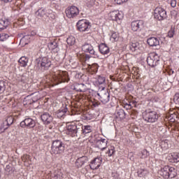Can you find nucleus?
Segmentation results:
<instances>
[{
  "label": "nucleus",
  "mask_w": 179,
  "mask_h": 179,
  "mask_svg": "<svg viewBox=\"0 0 179 179\" xmlns=\"http://www.w3.org/2000/svg\"><path fill=\"white\" fill-rule=\"evenodd\" d=\"M99 50L101 54L103 55H106L110 52V48H108V46H107V45L105 43L100 44L99 46Z\"/></svg>",
  "instance_id": "20"
},
{
  "label": "nucleus",
  "mask_w": 179,
  "mask_h": 179,
  "mask_svg": "<svg viewBox=\"0 0 179 179\" xmlns=\"http://www.w3.org/2000/svg\"><path fill=\"white\" fill-rule=\"evenodd\" d=\"M175 33H176V31L174 30V29L171 28V30H169L168 32V37H169L170 38L174 37Z\"/></svg>",
  "instance_id": "46"
},
{
  "label": "nucleus",
  "mask_w": 179,
  "mask_h": 179,
  "mask_svg": "<svg viewBox=\"0 0 179 179\" xmlns=\"http://www.w3.org/2000/svg\"><path fill=\"white\" fill-rule=\"evenodd\" d=\"M85 69H88L90 72H94V73H96L99 69V65H97V64H92V65L87 64V67L85 68Z\"/></svg>",
  "instance_id": "25"
},
{
  "label": "nucleus",
  "mask_w": 179,
  "mask_h": 179,
  "mask_svg": "<svg viewBox=\"0 0 179 179\" xmlns=\"http://www.w3.org/2000/svg\"><path fill=\"white\" fill-rule=\"evenodd\" d=\"M20 66H27V64L29 62V59L24 56L22 57L18 61Z\"/></svg>",
  "instance_id": "28"
},
{
  "label": "nucleus",
  "mask_w": 179,
  "mask_h": 179,
  "mask_svg": "<svg viewBox=\"0 0 179 179\" xmlns=\"http://www.w3.org/2000/svg\"><path fill=\"white\" fill-rule=\"evenodd\" d=\"M87 3L88 8H92V6H94V3H96V0H88Z\"/></svg>",
  "instance_id": "49"
},
{
  "label": "nucleus",
  "mask_w": 179,
  "mask_h": 179,
  "mask_svg": "<svg viewBox=\"0 0 179 179\" xmlns=\"http://www.w3.org/2000/svg\"><path fill=\"white\" fill-rule=\"evenodd\" d=\"M168 74L169 75V76H171V75H174V71L173 70V69H168Z\"/></svg>",
  "instance_id": "55"
},
{
  "label": "nucleus",
  "mask_w": 179,
  "mask_h": 179,
  "mask_svg": "<svg viewBox=\"0 0 179 179\" xmlns=\"http://www.w3.org/2000/svg\"><path fill=\"white\" fill-rule=\"evenodd\" d=\"M90 22L86 21L85 20H79L77 22V29L78 31H89L90 30Z\"/></svg>",
  "instance_id": "7"
},
{
  "label": "nucleus",
  "mask_w": 179,
  "mask_h": 179,
  "mask_svg": "<svg viewBox=\"0 0 179 179\" xmlns=\"http://www.w3.org/2000/svg\"><path fill=\"white\" fill-rule=\"evenodd\" d=\"M147 43L150 47H159L160 45V39L156 37H150L147 40Z\"/></svg>",
  "instance_id": "17"
},
{
  "label": "nucleus",
  "mask_w": 179,
  "mask_h": 179,
  "mask_svg": "<svg viewBox=\"0 0 179 179\" xmlns=\"http://www.w3.org/2000/svg\"><path fill=\"white\" fill-rule=\"evenodd\" d=\"M132 31H141L143 27V21L136 20L133 21L131 24Z\"/></svg>",
  "instance_id": "13"
},
{
  "label": "nucleus",
  "mask_w": 179,
  "mask_h": 179,
  "mask_svg": "<svg viewBox=\"0 0 179 179\" xmlns=\"http://www.w3.org/2000/svg\"><path fill=\"white\" fill-rule=\"evenodd\" d=\"M115 3H117V5H121L122 4V1L121 0H115Z\"/></svg>",
  "instance_id": "56"
},
{
  "label": "nucleus",
  "mask_w": 179,
  "mask_h": 179,
  "mask_svg": "<svg viewBox=\"0 0 179 179\" xmlns=\"http://www.w3.org/2000/svg\"><path fill=\"white\" fill-rule=\"evenodd\" d=\"M20 127L21 128H34L36 127V121L30 117L26 118L20 122Z\"/></svg>",
  "instance_id": "11"
},
{
  "label": "nucleus",
  "mask_w": 179,
  "mask_h": 179,
  "mask_svg": "<svg viewBox=\"0 0 179 179\" xmlns=\"http://www.w3.org/2000/svg\"><path fill=\"white\" fill-rule=\"evenodd\" d=\"M41 120L45 125H50L54 118L48 113H44L41 115Z\"/></svg>",
  "instance_id": "14"
},
{
  "label": "nucleus",
  "mask_w": 179,
  "mask_h": 179,
  "mask_svg": "<svg viewBox=\"0 0 179 179\" xmlns=\"http://www.w3.org/2000/svg\"><path fill=\"white\" fill-rule=\"evenodd\" d=\"M65 12L67 17L71 19L72 17H76V16L79 15V8L75 6H72L71 7H68Z\"/></svg>",
  "instance_id": "10"
},
{
  "label": "nucleus",
  "mask_w": 179,
  "mask_h": 179,
  "mask_svg": "<svg viewBox=\"0 0 179 179\" xmlns=\"http://www.w3.org/2000/svg\"><path fill=\"white\" fill-rule=\"evenodd\" d=\"M83 134H90L92 132V126L87 125L84 126V128H83Z\"/></svg>",
  "instance_id": "38"
},
{
  "label": "nucleus",
  "mask_w": 179,
  "mask_h": 179,
  "mask_svg": "<svg viewBox=\"0 0 179 179\" xmlns=\"http://www.w3.org/2000/svg\"><path fill=\"white\" fill-rule=\"evenodd\" d=\"M100 166H101V158H95L90 164V167L92 170H97Z\"/></svg>",
  "instance_id": "18"
},
{
  "label": "nucleus",
  "mask_w": 179,
  "mask_h": 179,
  "mask_svg": "<svg viewBox=\"0 0 179 179\" xmlns=\"http://www.w3.org/2000/svg\"><path fill=\"white\" fill-rule=\"evenodd\" d=\"M108 17L110 20H115V22H118V20H121L122 15L120 14L119 10H113L109 13Z\"/></svg>",
  "instance_id": "15"
},
{
  "label": "nucleus",
  "mask_w": 179,
  "mask_h": 179,
  "mask_svg": "<svg viewBox=\"0 0 179 179\" xmlns=\"http://www.w3.org/2000/svg\"><path fill=\"white\" fill-rule=\"evenodd\" d=\"M36 64L41 66V69L47 71L50 66H51V60L45 57L38 58L36 60Z\"/></svg>",
  "instance_id": "5"
},
{
  "label": "nucleus",
  "mask_w": 179,
  "mask_h": 179,
  "mask_svg": "<svg viewBox=\"0 0 179 179\" xmlns=\"http://www.w3.org/2000/svg\"><path fill=\"white\" fill-rule=\"evenodd\" d=\"M178 118V115L177 113H172L168 116V120H169L171 122H176V120H177Z\"/></svg>",
  "instance_id": "34"
},
{
  "label": "nucleus",
  "mask_w": 179,
  "mask_h": 179,
  "mask_svg": "<svg viewBox=\"0 0 179 179\" xmlns=\"http://www.w3.org/2000/svg\"><path fill=\"white\" fill-rule=\"evenodd\" d=\"M82 50L84 51V52H89L91 55H96V51H94V48L90 43H85L82 46Z\"/></svg>",
  "instance_id": "16"
},
{
  "label": "nucleus",
  "mask_w": 179,
  "mask_h": 179,
  "mask_svg": "<svg viewBox=\"0 0 179 179\" xmlns=\"http://www.w3.org/2000/svg\"><path fill=\"white\" fill-rule=\"evenodd\" d=\"M124 107H126L127 110H131V108H132V105H131V102H129V103H126Z\"/></svg>",
  "instance_id": "54"
},
{
  "label": "nucleus",
  "mask_w": 179,
  "mask_h": 179,
  "mask_svg": "<svg viewBox=\"0 0 179 179\" xmlns=\"http://www.w3.org/2000/svg\"><path fill=\"white\" fill-rule=\"evenodd\" d=\"M70 64H71V67L73 69L78 68V65H79V63H78V62H74L73 59L70 60Z\"/></svg>",
  "instance_id": "48"
},
{
  "label": "nucleus",
  "mask_w": 179,
  "mask_h": 179,
  "mask_svg": "<svg viewBox=\"0 0 179 179\" xmlns=\"http://www.w3.org/2000/svg\"><path fill=\"white\" fill-rule=\"evenodd\" d=\"M6 89V85H5V81L0 80V94H2L5 90Z\"/></svg>",
  "instance_id": "39"
},
{
  "label": "nucleus",
  "mask_w": 179,
  "mask_h": 179,
  "mask_svg": "<svg viewBox=\"0 0 179 179\" xmlns=\"http://www.w3.org/2000/svg\"><path fill=\"white\" fill-rule=\"evenodd\" d=\"M78 132H79V128H78L75 123L66 126V134L72 136V138L78 136Z\"/></svg>",
  "instance_id": "9"
},
{
  "label": "nucleus",
  "mask_w": 179,
  "mask_h": 179,
  "mask_svg": "<svg viewBox=\"0 0 179 179\" xmlns=\"http://www.w3.org/2000/svg\"><path fill=\"white\" fill-rule=\"evenodd\" d=\"M3 122L9 128V127H10V125H12V124H13V117L8 116Z\"/></svg>",
  "instance_id": "35"
},
{
  "label": "nucleus",
  "mask_w": 179,
  "mask_h": 179,
  "mask_svg": "<svg viewBox=\"0 0 179 179\" xmlns=\"http://www.w3.org/2000/svg\"><path fill=\"white\" fill-rule=\"evenodd\" d=\"M159 175L162 176L164 178H174L177 176V171L174 167L170 166H164L159 171Z\"/></svg>",
  "instance_id": "2"
},
{
  "label": "nucleus",
  "mask_w": 179,
  "mask_h": 179,
  "mask_svg": "<svg viewBox=\"0 0 179 179\" xmlns=\"http://www.w3.org/2000/svg\"><path fill=\"white\" fill-rule=\"evenodd\" d=\"M154 16L158 20H164L167 17V12L162 7H157L154 11Z\"/></svg>",
  "instance_id": "6"
},
{
  "label": "nucleus",
  "mask_w": 179,
  "mask_h": 179,
  "mask_svg": "<svg viewBox=\"0 0 179 179\" xmlns=\"http://www.w3.org/2000/svg\"><path fill=\"white\" fill-rule=\"evenodd\" d=\"M87 162V157L86 156L81 157L76 160V166L79 169L82 167V166H83V164H85V163H86Z\"/></svg>",
  "instance_id": "21"
},
{
  "label": "nucleus",
  "mask_w": 179,
  "mask_h": 179,
  "mask_svg": "<svg viewBox=\"0 0 179 179\" xmlns=\"http://www.w3.org/2000/svg\"><path fill=\"white\" fill-rule=\"evenodd\" d=\"M8 24L9 20L6 19L0 20V31H2V30H5V29L8 27Z\"/></svg>",
  "instance_id": "23"
},
{
  "label": "nucleus",
  "mask_w": 179,
  "mask_h": 179,
  "mask_svg": "<svg viewBox=\"0 0 179 179\" xmlns=\"http://www.w3.org/2000/svg\"><path fill=\"white\" fill-rule=\"evenodd\" d=\"M122 1V3H124V2H127L128 0H120Z\"/></svg>",
  "instance_id": "58"
},
{
  "label": "nucleus",
  "mask_w": 179,
  "mask_h": 179,
  "mask_svg": "<svg viewBox=\"0 0 179 179\" xmlns=\"http://www.w3.org/2000/svg\"><path fill=\"white\" fill-rule=\"evenodd\" d=\"M143 118L146 122L150 124H153L154 122H157L159 120V114L156 111H145L143 113Z\"/></svg>",
  "instance_id": "3"
},
{
  "label": "nucleus",
  "mask_w": 179,
  "mask_h": 179,
  "mask_svg": "<svg viewBox=\"0 0 179 179\" xmlns=\"http://www.w3.org/2000/svg\"><path fill=\"white\" fill-rule=\"evenodd\" d=\"M8 127L7 125L5 124V122H3L1 126H0V134H3V132H5V131H6V129H8Z\"/></svg>",
  "instance_id": "42"
},
{
  "label": "nucleus",
  "mask_w": 179,
  "mask_h": 179,
  "mask_svg": "<svg viewBox=\"0 0 179 179\" xmlns=\"http://www.w3.org/2000/svg\"><path fill=\"white\" fill-rule=\"evenodd\" d=\"M5 2V3H8V2H12L13 0H2Z\"/></svg>",
  "instance_id": "57"
},
{
  "label": "nucleus",
  "mask_w": 179,
  "mask_h": 179,
  "mask_svg": "<svg viewBox=\"0 0 179 179\" xmlns=\"http://www.w3.org/2000/svg\"><path fill=\"white\" fill-rule=\"evenodd\" d=\"M150 153L147 150H143L139 154L138 156L141 159H146L149 156Z\"/></svg>",
  "instance_id": "32"
},
{
  "label": "nucleus",
  "mask_w": 179,
  "mask_h": 179,
  "mask_svg": "<svg viewBox=\"0 0 179 179\" xmlns=\"http://www.w3.org/2000/svg\"><path fill=\"white\" fill-rule=\"evenodd\" d=\"M52 1H54V0H52Z\"/></svg>",
  "instance_id": "60"
},
{
  "label": "nucleus",
  "mask_w": 179,
  "mask_h": 179,
  "mask_svg": "<svg viewBox=\"0 0 179 179\" xmlns=\"http://www.w3.org/2000/svg\"><path fill=\"white\" fill-rule=\"evenodd\" d=\"M170 3L172 8H176L177 6V0H170Z\"/></svg>",
  "instance_id": "52"
},
{
  "label": "nucleus",
  "mask_w": 179,
  "mask_h": 179,
  "mask_svg": "<svg viewBox=\"0 0 179 179\" xmlns=\"http://www.w3.org/2000/svg\"><path fill=\"white\" fill-rule=\"evenodd\" d=\"M67 44L69 45H74V44L76 43V38H75V36H69L66 40Z\"/></svg>",
  "instance_id": "33"
},
{
  "label": "nucleus",
  "mask_w": 179,
  "mask_h": 179,
  "mask_svg": "<svg viewBox=\"0 0 179 179\" xmlns=\"http://www.w3.org/2000/svg\"><path fill=\"white\" fill-rule=\"evenodd\" d=\"M173 101L176 103V104L179 105V94L178 93L175 94L174 98H173Z\"/></svg>",
  "instance_id": "51"
},
{
  "label": "nucleus",
  "mask_w": 179,
  "mask_h": 179,
  "mask_svg": "<svg viewBox=\"0 0 179 179\" xmlns=\"http://www.w3.org/2000/svg\"><path fill=\"white\" fill-rule=\"evenodd\" d=\"M40 97L38 95H36V93L33 94V96H32V101H29L28 102V104H31V103H36V101H37V100H39Z\"/></svg>",
  "instance_id": "45"
},
{
  "label": "nucleus",
  "mask_w": 179,
  "mask_h": 179,
  "mask_svg": "<svg viewBox=\"0 0 179 179\" xmlns=\"http://www.w3.org/2000/svg\"><path fill=\"white\" fill-rule=\"evenodd\" d=\"M114 153H115V150H114V148H111V149H109L106 152V155H108V157H111Z\"/></svg>",
  "instance_id": "47"
},
{
  "label": "nucleus",
  "mask_w": 179,
  "mask_h": 179,
  "mask_svg": "<svg viewBox=\"0 0 179 179\" xmlns=\"http://www.w3.org/2000/svg\"><path fill=\"white\" fill-rule=\"evenodd\" d=\"M116 117L117 118H120V120H124V118H125V112L124 111V110L120 109L117 110V112L116 113Z\"/></svg>",
  "instance_id": "31"
},
{
  "label": "nucleus",
  "mask_w": 179,
  "mask_h": 179,
  "mask_svg": "<svg viewBox=\"0 0 179 179\" xmlns=\"http://www.w3.org/2000/svg\"><path fill=\"white\" fill-rule=\"evenodd\" d=\"M96 83V85H103V83H106V78L104 77L99 76Z\"/></svg>",
  "instance_id": "40"
},
{
  "label": "nucleus",
  "mask_w": 179,
  "mask_h": 179,
  "mask_svg": "<svg viewBox=\"0 0 179 179\" xmlns=\"http://www.w3.org/2000/svg\"><path fill=\"white\" fill-rule=\"evenodd\" d=\"M68 111V109L61 108L56 113V116L57 118H62V117L65 116V114Z\"/></svg>",
  "instance_id": "29"
},
{
  "label": "nucleus",
  "mask_w": 179,
  "mask_h": 179,
  "mask_svg": "<svg viewBox=\"0 0 179 179\" xmlns=\"http://www.w3.org/2000/svg\"><path fill=\"white\" fill-rule=\"evenodd\" d=\"M98 96H99V100L103 103V104H107L108 101H110V93L107 90H101L99 93H98Z\"/></svg>",
  "instance_id": "12"
},
{
  "label": "nucleus",
  "mask_w": 179,
  "mask_h": 179,
  "mask_svg": "<svg viewBox=\"0 0 179 179\" xmlns=\"http://www.w3.org/2000/svg\"><path fill=\"white\" fill-rule=\"evenodd\" d=\"M84 87H85V85L78 84L77 85V87H76V90H77V92H85V90L84 89Z\"/></svg>",
  "instance_id": "44"
},
{
  "label": "nucleus",
  "mask_w": 179,
  "mask_h": 179,
  "mask_svg": "<svg viewBox=\"0 0 179 179\" xmlns=\"http://www.w3.org/2000/svg\"><path fill=\"white\" fill-rule=\"evenodd\" d=\"M29 159H30V155H27V154H25V155H24L22 157V160L24 162H27V160H29Z\"/></svg>",
  "instance_id": "50"
},
{
  "label": "nucleus",
  "mask_w": 179,
  "mask_h": 179,
  "mask_svg": "<svg viewBox=\"0 0 179 179\" xmlns=\"http://www.w3.org/2000/svg\"><path fill=\"white\" fill-rule=\"evenodd\" d=\"M9 38V35L5 33L0 34V41H5Z\"/></svg>",
  "instance_id": "41"
},
{
  "label": "nucleus",
  "mask_w": 179,
  "mask_h": 179,
  "mask_svg": "<svg viewBox=\"0 0 179 179\" xmlns=\"http://www.w3.org/2000/svg\"><path fill=\"white\" fill-rule=\"evenodd\" d=\"M159 61H160L159 55L155 52L150 53L147 58V64L152 68L156 66Z\"/></svg>",
  "instance_id": "8"
},
{
  "label": "nucleus",
  "mask_w": 179,
  "mask_h": 179,
  "mask_svg": "<svg viewBox=\"0 0 179 179\" xmlns=\"http://www.w3.org/2000/svg\"><path fill=\"white\" fill-rule=\"evenodd\" d=\"M36 15L37 16V17H48V15L47 14V11L45 10V9H38L36 12Z\"/></svg>",
  "instance_id": "22"
},
{
  "label": "nucleus",
  "mask_w": 179,
  "mask_h": 179,
  "mask_svg": "<svg viewBox=\"0 0 179 179\" xmlns=\"http://www.w3.org/2000/svg\"><path fill=\"white\" fill-rule=\"evenodd\" d=\"M160 146L162 149H164V150H167L169 148V140H164L161 141Z\"/></svg>",
  "instance_id": "36"
},
{
  "label": "nucleus",
  "mask_w": 179,
  "mask_h": 179,
  "mask_svg": "<svg viewBox=\"0 0 179 179\" xmlns=\"http://www.w3.org/2000/svg\"><path fill=\"white\" fill-rule=\"evenodd\" d=\"M20 43H22V44H25V45L29 44V43H30V36H29V35L24 36L20 40Z\"/></svg>",
  "instance_id": "37"
},
{
  "label": "nucleus",
  "mask_w": 179,
  "mask_h": 179,
  "mask_svg": "<svg viewBox=\"0 0 179 179\" xmlns=\"http://www.w3.org/2000/svg\"><path fill=\"white\" fill-rule=\"evenodd\" d=\"M92 106H93L94 108L99 107V106H100V102H99L98 101H93L92 102Z\"/></svg>",
  "instance_id": "53"
},
{
  "label": "nucleus",
  "mask_w": 179,
  "mask_h": 179,
  "mask_svg": "<svg viewBox=\"0 0 179 179\" xmlns=\"http://www.w3.org/2000/svg\"><path fill=\"white\" fill-rule=\"evenodd\" d=\"M118 38H119L118 33L115 32L112 34L110 37V39L112 40V41H118Z\"/></svg>",
  "instance_id": "43"
},
{
  "label": "nucleus",
  "mask_w": 179,
  "mask_h": 179,
  "mask_svg": "<svg viewBox=\"0 0 179 179\" xmlns=\"http://www.w3.org/2000/svg\"><path fill=\"white\" fill-rule=\"evenodd\" d=\"M83 61H85V62H87V59H85Z\"/></svg>",
  "instance_id": "59"
},
{
  "label": "nucleus",
  "mask_w": 179,
  "mask_h": 179,
  "mask_svg": "<svg viewBox=\"0 0 179 179\" xmlns=\"http://www.w3.org/2000/svg\"><path fill=\"white\" fill-rule=\"evenodd\" d=\"M107 143L108 141L106 138H101L96 141V146L99 148V149H101V150H104V149H107Z\"/></svg>",
  "instance_id": "19"
},
{
  "label": "nucleus",
  "mask_w": 179,
  "mask_h": 179,
  "mask_svg": "<svg viewBox=\"0 0 179 179\" xmlns=\"http://www.w3.org/2000/svg\"><path fill=\"white\" fill-rule=\"evenodd\" d=\"M69 82V76L66 71H59L52 78L46 81L48 86H54V85H59V83H65Z\"/></svg>",
  "instance_id": "1"
},
{
  "label": "nucleus",
  "mask_w": 179,
  "mask_h": 179,
  "mask_svg": "<svg viewBox=\"0 0 179 179\" xmlns=\"http://www.w3.org/2000/svg\"><path fill=\"white\" fill-rule=\"evenodd\" d=\"M64 150H65V147L62 141L56 140L52 142V153H53V155H61V153H64Z\"/></svg>",
  "instance_id": "4"
},
{
  "label": "nucleus",
  "mask_w": 179,
  "mask_h": 179,
  "mask_svg": "<svg viewBox=\"0 0 179 179\" xmlns=\"http://www.w3.org/2000/svg\"><path fill=\"white\" fill-rule=\"evenodd\" d=\"M129 48L132 52H135L137 50H139V43L138 42H131L129 45Z\"/></svg>",
  "instance_id": "27"
},
{
  "label": "nucleus",
  "mask_w": 179,
  "mask_h": 179,
  "mask_svg": "<svg viewBox=\"0 0 179 179\" xmlns=\"http://www.w3.org/2000/svg\"><path fill=\"white\" fill-rule=\"evenodd\" d=\"M179 162V154L177 152L171 155V163H178Z\"/></svg>",
  "instance_id": "30"
},
{
  "label": "nucleus",
  "mask_w": 179,
  "mask_h": 179,
  "mask_svg": "<svg viewBox=\"0 0 179 179\" xmlns=\"http://www.w3.org/2000/svg\"><path fill=\"white\" fill-rule=\"evenodd\" d=\"M48 47L52 51H54V50H55L56 52H58V51H59V48H58V43H57V42L55 41L49 43Z\"/></svg>",
  "instance_id": "24"
},
{
  "label": "nucleus",
  "mask_w": 179,
  "mask_h": 179,
  "mask_svg": "<svg viewBox=\"0 0 179 179\" xmlns=\"http://www.w3.org/2000/svg\"><path fill=\"white\" fill-rule=\"evenodd\" d=\"M138 177L145 178V176L149 174V171L145 169H141L137 171Z\"/></svg>",
  "instance_id": "26"
}]
</instances>
